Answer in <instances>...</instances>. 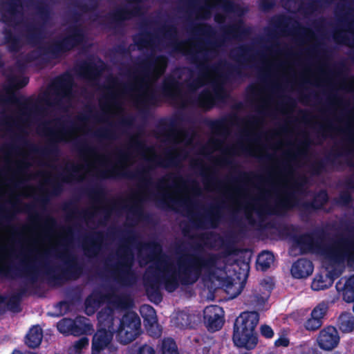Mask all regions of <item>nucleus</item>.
<instances>
[{"label": "nucleus", "instance_id": "obj_1", "mask_svg": "<svg viewBox=\"0 0 354 354\" xmlns=\"http://www.w3.org/2000/svg\"><path fill=\"white\" fill-rule=\"evenodd\" d=\"M252 32L250 27L244 25L242 20L223 28V35L215 41L207 40L204 43H198L194 49L183 50V42L174 41L172 43L173 51L183 53L187 59L196 66L199 71L201 77L188 82L187 87L190 91H195L203 85L202 77H205L209 72L218 73L223 69L226 74L223 77L226 79L230 77H241L243 75L241 68L227 62L221 61L216 64L209 65V60L218 53V49L224 45L225 41L231 39L241 40L248 37Z\"/></svg>", "mask_w": 354, "mask_h": 354}, {"label": "nucleus", "instance_id": "obj_2", "mask_svg": "<svg viewBox=\"0 0 354 354\" xmlns=\"http://www.w3.org/2000/svg\"><path fill=\"white\" fill-rule=\"evenodd\" d=\"M218 258L214 254L207 255L187 254L177 259L178 270H172L169 265L165 268L162 274L156 273L147 276L145 279L146 294L149 299L159 304L162 300L160 291L161 284L168 292H173L182 285L195 283L201 275L203 270L214 268Z\"/></svg>", "mask_w": 354, "mask_h": 354}, {"label": "nucleus", "instance_id": "obj_3", "mask_svg": "<svg viewBox=\"0 0 354 354\" xmlns=\"http://www.w3.org/2000/svg\"><path fill=\"white\" fill-rule=\"evenodd\" d=\"M306 183L307 178L305 176H300L295 180L292 186L285 192L284 196L279 199L274 206L268 204L259 205L257 203V199L254 200V208L258 216L262 217L266 215H277L298 206L300 207L302 212L307 214L322 209L329 201L328 192L325 189H321L315 194L310 201L299 204V199L297 194L303 192Z\"/></svg>", "mask_w": 354, "mask_h": 354}, {"label": "nucleus", "instance_id": "obj_4", "mask_svg": "<svg viewBox=\"0 0 354 354\" xmlns=\"http://www.w3.org/2000/svg\"><path fill=\"white\" fill-rule=\"evenodd\" d=\"M56 124V129L48 127L50 122H46L40 128L42 133L50 138L44 147H40L27 140L26 132L19 127L20 133L15 136V141L23 147L27 148L31 153L40 155L46 158H57L60 153L59 143L66 141L75 129V122L70 120L56 118L53 120Z\"/></svg>", "mask_w": 354, "mask_h": 354}, {"label": "nucleus", "instance_id": "obj_5", "mask_svg": "<svg viewBox=\"0 0 354 354\" xmlns=\"http://www.w3.org/2000/svg\"><path fill=\"white\" fill-rule=\"evenodd\" d=\"M85 40L86 35L82 28L77 26L71 27L68 34L62 39L50 45L38 46L35 50L19 59L17 64L20 68H24L28 64L39 60L43 64H48L52 59H58L62 54L70 52L83 44Z\"/></svg>", "mask_w": 354, "mask_h": 354}, {"label": "nucleus", "instance_id": "obj_6", "mask_svg": "<svg viewBox=\"0 0 354 354\" xmlns=\"http://www.w3.org/2000/svg\"><path fill=\"white\" fill-rule=\"evenodd\" d=\"M182 157L180 153H167L165 158H162L158 155L147 158V164L134 171L126 169V167L121 165L117 167H111L99 173V176L102 178H127L131 180H138L140 185L147 187L153 184L150 171L154 169L157 167H177L180 164Z\"/></svg>", "mask_w": 354, "mask_h": 354}, {"label": "nucleus", "instance_id": "obj_7", "mask_svg": "<svg viewBox=\"0 0 354 354\" xmlns=\"http://www.w3.org/2000/svg\"><path fill=\"white\" fill-rule=\"evenodd\" d=\"M168 59L163 55H150L141 61L133 73V82L123 85V93L143 92L148 88V80L153 76L158 77L166 70Z\"/></svg>", "mask_w": 354, "mask_h": 354}, {"label": "nucleus", "instance_id": "obj_8", "mask_svg": "<svg viewBox=\"0 0 354 354\" xmlns=\"http://www.w3.org/2000/svg\"><path fill=\"white\" fill-rule=\"evenodd\" d=\"M259 323V314L256 312H244L237 317L234 324L232 339L240 348L250 350L254 348L258 339L254 330Z\"/></svg>", "mask_w": 354, "mask_h": 354}, {"label": "nucleus", "instance_id": "obj_9", "mask_svg": "<svg viewBox=\"0 0 354 354\" xmlns=\"http://www.w3.org/2000/svg\"><path fill=\"white\" fill-rule=\"evenodd\" d=\"M178 183L185 186L189 185L191 190L196 194H199L201 189L196 180L193 179L185 180L178 174H169L158 180L156 187L161 192L156 195L157 205L162 209H173L174 206L181 205V201L175 199L171 194L165 192V188H177Z\"/></svg>", "mask_w": 354, "mask_h": 354}, {"label": "nucleus", "instance_id": "obj_10", "mask_svg": "<svg viewBox=\"0 0 354 354\" xmlns=\"http://www.w3.org/2000/svg\"><path fill=\"white\" fill-rule=\"evenodd\" d=\"M127 234L126 243L122 244L117 250L118 261L112 266L111 270V273L115 281L122 284L129 283L134 277L132 269L134 263V254L127 243L135 240V233L133 230H128Z\"/></svg>", "mask_w": 354, "mask_h": 354}, {"label": "nucleus", "instance_id": "obj_11", "mask_svg": "<svg viewBox=\"0 0 354 354\" xmlns=\"http://www.w3.org/2000/svg\"><path fill=\"white\" fill-rule=\"evenodd\" d=\"M8 86L6 88V95L2 96L1 100L6 103L21 106L24 109L28 110L35 115L44 116L46 115V109L38 105L30 98H26L23 95L17 96L14 90L25 87L29 82V78L26 76H10L8 78Z\"/></svg>", "mask_w": 354, "mask_h": 354}, {"label": "nucleus", "instance_id": "obj_12", "mask_svg": "<svg viewBox=\"0 0 354 354\" xmlns=\"http://www.w3.org/2000/svg\"><path fill=\"white\" fill-rule=\"evenodd\" d=\"M64 263L65 266L60 268L58 272L52 268H48L46 270V275L48 279L53 281L59 280H76L79 279L83 273V266L77 261L76 256L71 254L68 250L64 248L58 255Z\"/></svg>", "mask_w": 354, "mask_h": 354}, {"label": "nucleus", "instance_id": "obj_13", "mask_svg": "<svg viewBox=\"0 0 354 354\" xmlns=\"http://www.w3.org/2000/svg\"><path fill=\"white\" fill-rule=\"evenodd\" d=\"M142 333L141 321L135 312H127L120 319V324L116 330V339L123 345L135 340Z\"/></svg>", "mask_w": 354, "mask_h": 354}, {"label": "nucleus", "instance_id": "obj_14", "mask_svg": "<svg viewBox=\"0 0 354 354\" xmlns=\"http://www.w3.org/2000/svg\"><path fill=\"white\" fill-rule=\"evenodd\" d=\"M327 232L324 229H316L294 236V242L301 254L318 253L325 248Z\"/></svg>", "mask_w": 354, "mask_h": 354}, {"label": "nucleus", "instance_id": "obj_15", "mask_svg": "<svg viewBox=\"0 0 354 354\" xmlns=\"http://www.w3.org/2000/svg\"><path fill=\"white\" fill-rule=\"evenodd\" d=\"M187 205V214L193 227L198 229L216 228L221 218V204L212 205L206 215L194 213L190 207L192 205L191 200L183 201Z\"/></svg>", "mask_w": 354, "mask_h": 354}, {"label": "nucleus", "instance_id": "obj_16", "mask_svg": "<svg viewBox=\"0 0 354 354\" xmlns=\"http://www.w3.org/2000/svg\"><path fill=\"white\" fill-rule=\"evenodd\" d=\"M352 151L346 145H342L336 149L332 150L324 158L315 161L309 166V172L313 176H319L326 171L328 165L337 167L341 165L338 160L340 157H348Z\"/></svg>", "mask_w": 354, "mask_h": 354}, {"label": "nucleus", "instance_id": "obj_17", "mask_svg": "<svg viewBox=\"0 0 354 354\" xmlns=\"http://www.w3.org/2000/svg\"><path fill=\"white\" fill-rule=\"evenodd\" d=\"M226 97V93L223 86L221 84H216L212 91L208 89L203 90L198 96L191 100L189 102L205 111H210L217 102H223Z\"/></svg>", "mask_w": 354, "mask_h": 354}, {"label": "nucleus", "instance_id": "obj_18", "mask_svg": "<svg viewBox=\"0 0 354 354\" xmlns=\"http://www.w3.org/2000/svg\"><path fill=\"white\" fill-rule=\"evenodd\" d=\"M21 0H3L1 2V17L3 23L15 27L19 24V19L24 15Z\"/></svg>", "mask_w": 354, "mask_h": 354}, {"label": "nucleus", "instance_id": "obj_19", "mask_svg": "<svg viewBox=\"0 0 354 354\" xmlns=\"http://www.w3.org/2000/svg\"><path fill=\"white\" fill-rule=\"evenodd\" d=\"M330 258L337 263L354 262V237L341 236L335 242V247L330 252Z\"/></svg>", "mask_w": 354, "mask_h": 354}, {"label": "nucleus", "instance_id": "obj_20", "mask_svg": "<svg viewBox=\"0 0 354 354\" xmlns=\"http://www.w3.org/2000/svg\"><path fill=\"white\" fill-rule=\"evenodd\" d=\"M73 79L68 73H64L57 77L53 82V88L56 97L50 102L47 99L44 101L48 106L58 105L63 97L72 95Z\"/></svg>", "mask_w": 354, "mask_h": 354}, {"label": "nucleus", "instance_id": "obj_21", "mask_svg": "<svg viewBox=\"0 0 354 354\" xmlns=\"http://www.w3.org/2000/svg\"><path fill=\"white\" fill-rule=\"evenodd\" d=\"M106 234L102 231H93L86 235L83 240V250L88 257H94L100 251Z\"/></svg>", "mask_w": 354, "mask_h": 354}, {"label": "nucleus", "instance_id": "obj_22", "mask_svg": "<svg viewBox=\"0 0 354 354\" xmlns=\"http://www.w3.org/2000/svg\"><path fill=\"white\" fill-rule=\"evenodd\" d=\"M339 342V336L335 327L328 326L323 328L317 337L319 347L326 351L333 349Z\"/></svg>", "mask_w": 354, "mask_h": 354}, {"label": "nucleus", "instance_id": "obj_23", "mask_svg": "<svg viewBox=\"0 0 354 354\" xmlns=\"http://www.w3.org/2000/svg\"><path fill=\"white\" fill-rule=\"evenodd\" d=\"M222 308L216 305L207 306L203 311L205 323L208 330H219L223 325V317L221 315Z\"/></svg>", "mask_w": 354, "mask_h": 354}, {"label": "nucleus", "instance_id": "obj_24", "mask_svg": "<svg viewBox=\"0 0 354 354\" xmlns=\"http://www.w3.org/2000/svg\"><path fill=\"white\" fill-rule=\"evenodd\" d=\"M104 68V62L101 59H99L98 64L93 61L84 62L78 67V73L85 78L96 80L100 77Z\"/></svg>", "mask_w": 354, "mask_h": 354}, {"label": "nucleus", "instance_id": "obj_25", "mask_svg": "<svg viewBox=\"0 0 354 354\" xmlns=\"http://www.w3.org/2000/svg\"><path fill=\"white\" fill-rule=\"evenodd\" d=\"M183 83L174 76L169 75L165 77L162 83L161 91L162 94L172 100L181 97Z\"/></svg>", "mask_w": 354, "mask_h": 354}, {"label": "nucleus", "instance_id": "obj_26", "mask_svg": "<svg viewBox=\"0 0 354 354\" xmlns=\"http://www.w3.org/2000/svg\"><path fill=\"white\" fill-rule=\"evenodd\" d=\"M113 334L105 328H97L92 339V354H100L108 347L112 341Z\"/></svg>", "mask_w": 354, "mask_h": 354}, {"label": "nucleus", "instance_id": "obj_27", "mask_svg": "<svg viewBox=\"0 0 354 354\" xmlns=\"http://www.w3.org/2000/svg\"><path fill=\"white\" fill-rule=\"evenodd\" d=\"M313 262L306 258H300L293 263L290 269L291 274L296 279L306 278L313 272Z\"/></svg>", "mask_w": 354, "mask_h": 354}, {"label": "nucleus", "instance_id": "obj_28", "mask_svg": "<svg viewBox=\"0 0 354 354\" xmlns=\"http://www.w3.org/2000/svg\"><path fill=\"white\" fill-rule=\"evenodd\" d=\"M181 120L182 118L179 116H174L169 119H162L159 122L158 128L162 132V134L167 131L168 133L165 136L169 140H171L178 133V127Z\"/></svg>", "mask_w": 354, "mask_h": 354}, {"label": "nucleus", "instance_id": "obj_29", "mask_svg": "<svg viewBox=\"0 0 354 354\" xmlns=\"http://www.w3.org/2000/svg\"><path fill=\"white\" fill-rule=\"evenodd\" d=\"M24 251L25 250L23 248V250L19 253V254L24 257V259L21 261V268H15V270L23 272L28 277L30 282L32 284V286L34 288H37V286H35V283L37 280V274L31 263L29 255H26ZM32 253V250H28V254Z\"/></svg>", "mask_w": 354, "mask_h": 354}, {"label": "nucleus", "instance_id": "obj_30", "mask_svg": "<svg viewBox=\"0 0 354 354\" xmlns=\"http://www.w3.org/2000/svg\"><path fill=\"white\" fill-rule=\"evenodd\" d=\"M241 120H242L236 114H231L219 119L209 120L207 124L212 131L216 132H222L225 134L228 133V125Z\"/></svg>", "mask_w": 354, "mask_h": 354}, {"label": "nucleus", "instance_id": "obj_31", "mask_svg": "<svg viewBox=\"0 0 354 354\" xmlns=\"http://www.w3.org/2000/svg\"><path fill=\"white\" fill-rule=\"evenodd\" d=\"M158 99L154 91L143 93L135 100V106L140 110L141 113H149L150 106L156 105Z\"/></svg>", "mask_w": 354, "mask_h": 354}, {"label": "nucleus", "instance_id": "obj_32", "mask_svg": "<svg viewBox=\"0 0 354 354\" xmlns=\"http://www.w3.org/2000/svg\"><path fill=\"white\" fill-rule=\"evenodd\" d=\"M4 44L7 45L10 53H18L22 48L20 37L16 35L11 28L5 27L2 31Z\"/></svg>", "mask_w": 354, "mask_h": 354}, {"label": "nucleus", "instance_id": "obj_33", "mask_svg": "<svg viewBox=\"0 0 354 354\" xmlns=\"http://www.w3.org/2000/svg\"><path fill=\"white\" fill-rule=\"evenodd\" d=\"M337 277L338 274H335L333 271H329L325 276L317 274L312 282L311 288L316 291L327 289L332 286L335 278Z\"/></svg>", "mask_w": 354, "mask_h": 354}, {"label": "nucleus", "instance_id": "obj_34", "mask_svg": "<svg viewBox=\"0 0 354 354\" xmlns=\"http://www.w3.org/2000/svg\"><path fill=\"white\" fill-rule=\"evenodd\" d=\"M140 250L149 251V254L145 257L147 261L158 259L162 255V245L157 241H149L146 243H140Z\"/></svg>", "mask_w": 354, "mask_h": 354}, {"label": "nucleus", "instance_id": "obj_35", "mask_svg": "<svg viewBox=\"0 0 354 354\" xmlns=\"http://www.w3.org/2000/svg\"><path fill=\"white\" fill-rule=\"evenodd\" d=\"M336 288L342 291L343 299L346 302H354V274L348 277L344 284L339 280L336 283Z\"/></svg>", "mask_w": 354, "mask_h": 354}, {"label": "nucleus", "instance_id": "obj_36", "mask_svg": "<svg viewBox=\"0 0 354 354\" xmlns=\"http://www.w3.org/2000/svg\"><path fill=\"white\" fill-rule=\"evenodd\" d=\"M43 331L39 325H36L30 328L26 335V344L32 348L38 347L42 341Z\"/></svg>", "mask_w": 354, "mask_h": 354}, {"label": "nucleus", "instance_id": "obj_37", "mask_svg": "<svg viewBox=\"0 0 354 354\" xmlns=\"http://www.w3.org/2000/svg\"><path fill=\"white\" fill-rule=\"evenodd\" d=\"M337 129L332 124V122L329 120L326 121L325 124L319 125L317 129V137L322 138V139H326L328 137L329 133L335 132ZM338 131H342L343 133H349V137L348 138V141L354 145V137H353L351 134V131H348V129L341 130L338 129Z\"/></svg>", "mask_w": 354, "mask_h": 354}, {"label": "nucleus", "instance_id": "obj_38", "mask_svg": "<svg viewBox=\"0 0 354 354\" xmlns=\"http://www.w3.org/2000/svg\"><path fill=\"white\" fill-rule=\"evenodd\" d=\"M347 32L351 34V37L344 33V31H335L333 34V39L337 44L344 45H354V22L348 24Z\"/></svg>", "mask_w": 354, "mask_h": 354}, {"label": "nucleus", "instance_id": "obj_39", "mask_svg": "<svg viewBox=\"0 0 354 354\" xmlns=\"http://www.w3.org/2000/svg\"><path fill=\"white\" fill-rule=\"evenodd\" d=\"M337 326L342 333H350L354 329V316L348 312L340 314L337 319Z\"/></svg>", "mask_w": 354, "mask_h": 354}, {"label": "nucleus", "instance_id": "obj_40", "mask_svg": "<svg viewBox=\"0 0 354 354\" xmlns=\"http://www.w3.org/2000/svg\"><path fill=\"white\" fill-rule=\"evenodd\" d=\"M262 178L259 175H257L253 172H246L242 171H237L236 176H231L227 178L229 183H236L243 182H249L252 180L259 181L261 180Z\"/></svg>", "mask_w": 354, "mask_h": 354}, {"label": "nucleus", "instance_id": "obj_41", "mask_svg": "<svg viewBox=\"0 0 354 354\" xmlns=\"http://www.w3.org/2000/svg\"><path fill=\"white\" fill-rule=\"evenodd\" d=\"M273 262L274 255L269 251H263L257 259V264L262 271H266L270 268Z\"/></svg>", "mask_w": 354, "mask_h": 354}, {"label": "nucleus", "instance_id": "obj_42", "mask_svg": "<svg viewBox=\"0 0 354 354\" xmlns=\"http://www.w3.org/2000/svg\"><path fill=\"white\" fill-rule=\"evenodd\" d=\"M26 39L29 44L35 46L41 39L40 30L39 28L32 24L26 26Z\"/></svg>", "mask_w": 354, "mask_h": 354}, {"label": "nucleus", "instance_id": "obj_43", "mask_svg": "<svg viewBox=\"0 0 354 354\" xmlns=\"http://www.w3.org/2000/svg\"><path fill=\"white\" fill-rule=\"evenodd\" d=\"M80 167L79 166L71 163L67 165L65 168L66 172L64 174H61L58 175V178H59L63 183H69L72 180L76 178L77 174L79 173Z\"/></svg>", "mask_w": 354, "mask_h": 354}, {"label": "nucleus", "instance_id": "obj_44", "mask_svg": "<svg viewBox=\"0 0 354 354\" xmlns=\"http://www.w3.org/2000/svg\"><path fill=\"white\" fill-rule=\"evenodd\" d=\"M73 145L80 155H91L95 152V148L88 145L85 140L75 139Z\"/></svg>", "mask_w": 354, "mask_h": 354}, {"label": "nucleus", "instance_id": "obj_45", "mask_svg": "<svg viewBox=\"0 0 354 354\" xmlns=\"http://www.w3.org/2000/svg\"><path fill=\"white\" fill-rule=\"evenodd\" d=\"M85 193L90 197L97 201L105 200V192L100 185H95L93 187L85 189Z\"/></svg>", "mask_w": 354, "mask_h": 354}, {"label": "nucleus", "instance_id": "obj_46", "mask_svg": "<svg viewBox=\"0 0 354 354\" xmlns=\"http://www.w3.org/2000/svg\"><path fill=\"white\" fill-rule=\"evenodd\" d=\"M194 167L201 170V174L204 178L205 183L212 186L221 185V181L218 180L214 176H206L205 171L207 169L201 162H196Z\"/></svg>", "mask_w": 354, "mask_h": 354}, {"label": "nucleus", "instance_id": "obj_47", "mask_svg": "<svg viewBox=\"0 0 354 354\" xmlns=\"http://www.w3.org/2000/svg\"><path fill=\"white\" fill-rule=\"evenodd\" d=\"M161 348L162 354H179L176 342L171 337L162 340Z\"/></svg>", "mask_w": 354, "mask_h": 354}, {"label": "nucleus", "instance_id": "obj_48", "mask_svg": "<svg viewBox=\"0 0 354 354\" xmlns=\"http://www.w3.org/2000/svg\"><path fill=\"white\" fill-rule=\"evenodd\" d=\"M193 31L196 35H203L208 37H212L216 32L214 28L209 24H201L194 28Z\"/></svg>", "mask_w": 354, "mask_h": 354}, {"label": "nucleus", "instance_id": "obj_49", "mask_svg": "<svg viewBox=\"0 0 354 354\" xmlns=\"http://www.w3.org/2000/svg\"><path fill=\"white\" fill-rule=\"evenodd\" d=\"M63 209L66 212H70L73 214H79L80 215L88 219H90L93 216V214L87 210L79 212L77 209L76 205L72 201L65 203L63 207Z\"/></svg>", "mask_w": 354, "mask_h": 354}, {"label": "nucleus", "instance_id": "obj_50", "mask_svg": "<svg viewBox=\"0 0 354 354\" xmlns=\"http://www.w3.org/2000/svg\"><path fill=\"white\" fill-rule=\"evenodd\" d=\"M152 34L150 32H145L139 37H133L134 43L138 46L139 49L148 46L151 40Z\"/></svg>", "mask_w": 354, "mask_h": 354}, {"label": "nucleus", "instance_id": "obj_51", "mask_svg": "<svg viewBox=\"0 0 354 354\" xmlns=\"http://www.w3.org/2000/svg\"><path fill=\"white\" fill-rule=\"evenodd\" d=\"M353 201V198L351 194L347 190L342 191L338 198L335 200L336 203L342 207H348Z\"/></svg>", "mask_w": 354, "mask_h": 354}, {"label": "nucleus", "instance_id": "obj_52", "mask_svg": "<svg viewBox=\"0 0 354 354\" xmlns=\"http://www.w3.org/2000/svg\"><path fill=\"white\" fill-rule=\"evenodd\" d=\"M312 144V140L309 138L307 135L304 136V140L300 142V145L301 148L298 149L297 152L295 154H292L290 153L286 154L287 156L293 160L296 156H301L305 153V149H308L310 145Z\"/></svg>", "mask_w": 354, "mask_h": 354}, {"label": "nucleus", "instance_id": "obj_53", "mask_svg": "<svg viewBox=\"0 0 354 354\" xmlns=\"http://www.w3.org/2000/svg\"><path fill=\"white\" fill-rule=\"evenodd\" d=\"M21 301L20 299L12 294L7 301L5 300L4 303H6L8 310L14 313H19L21 310L20 307Z\"/></svg>", "mask_w": 354, "mask_h": 354}, {"label": "nucleus", "instance_id": "obj_54", "mask_svg": "<svg viewBox=\"0 0 354 354\" xmlns=\"http://www.w3.org/2000/svg\"><path fill=\"white\" fill-rule=\"evenodd\" d=\"M129 212L138 220L146 221L149 217V214L144 212L142 207L138 203L129 208Z\"/></svg>", "mask_w": 354, "mask_h": 354}, {"label": "nucleus", "instance_id": "obj_55", "mask_svg": "<svg viewBox=\"0 0 354 354\" xmlns=\"http://www.w3.org/2000/svg\"><path fill=\"white\" fill-rule=\"evenodd\" d=\"M37 13L44 21L50 18V10L48 5L44 2H39L35 6Z\"/></svg>", "mask_w": 354, "mask_h": 354}, {"label": "nucleus", "instance_id": "obj_56", "mask_svg": "<svg viewBox=\"0 0 354 354\" xmlns=\"http://www.w3.org/2000/svg\"><path fill=\"white\" fill-rule=\"evenodd\" d=\"M252 48L250 46H240L237 50V53L236 55H233V58L237 60H240L241 59H244L245 61L248 62H253L254 57L252 56H250L248 58H246V55L249 54V53L251 51Z\"/></svg>", "mask_w": 354, "mask_h": 354}, {"label": "nucleus", "instance_id": "obj_57", "mask_svg": "<svg viewBox=\"0 0 354 354\" xmlns=\"http://www.w3.org/2000/svg\"><path fill=\"white\" fill-rule=\"evenodd\" d=\"M74 321L71 319H62L57 323V329L62 333L71 334Z\"/></svg>", "mask_w": 354, "mask_h": 354}, {"label": "nucleus", "instance_id": "obj_58", "mask_svg": "<svg viewBox=\"0 0 354 354\" xmlns=\"http://www.w3.org/2000/svg\"><path fill=\"white\" fill-rule=\"evenodd\" d=\"M328 307L324 304H318L311 312V317L318 319L319 321H322L324 316L327 312Z\"/></svg>", "mask_w": 354, "mask_h": 354}, {"label": "nucleus", "instance_id": "obj_59", "mask_svg": "<svg viewBox=\"0 0 354 354\" xmlns=\"http://www.w3.org/2000/svg\"><path fill=\"white\" fill-rule=\"evenodd\" d=\"M342 9L347 10L348 12L342 15V17L339 19V21L346 22L347 21L348 17L351 15L350 11L353 10L354 0H342Z\"/></svg>", "mask_w": 354, "mask_h": 354}, {"label": "nucleus", "instance_id": "obj_60", "mask_svg": "<svg viewBox=\"0 0 354 354\" xmlns=\"http://www.w3.org/2000/svg\"><path fill=\"white\" fill-rule=\"evenodd\" d=\"M94 136L102 139L115 138V132L113 129H102L94 133Z\"/></svg>", "mask_w": 354, "mask_h": 354}, {"label": "nucleus", "instance_id": "obj_61", "mask_svg": "<svg viewBox=\"0 0 354 354\" xmlns=\"http://www.w3.org/2000/svg\"><path fill=\"white\" fill-rule=\"evenodd\" d=\"M130 147L133 148L138 151H146L152 150V149L147 147L143 141L140 140L137 136L132 138Z\"/></svg>", "mask_w": 354, "mask_h": 354}, {"label": "nucleus", "instance_id": "obj_62", "mask_svg": "<svg viewBox=\"0 0 354 354\" xmlns=\"http://www.w3.org/2000/svg\"><path fill=\"white\" fill-rule=\"evenodd\" d=\"M149 327L147 328V332L149 333L151 336L153 337H159L161 335V330L158 328V324L156 319V317H151V319H149Z\"/></svg>", "mask_w": 354, "mask_h": 354}, {"label": "nucleus", "instance_id": "obj_63", "mask_svg": "<svg viewBox=\"0 0 354 354\" xmlns=\"http://www.w3.org/2000/svg\"><path fill=\"white\" fill-rule=\"evenodd\" d=\"M160 32L164 34L165 37L169 39H174L177 35V28L174 25H166L161 28Z\"/></svg>", "mask_w": 354, "mask_h": 354}, {"label": "nucleus", "instance_id": "obj_64", "mask_svg": "<svg viewBox=\"0 0 354 354\" xmlns=\"http://www.w3.org/2000/svg\"><path fill=\"white\" fill-rule=\"evenodd\" d=\"M276 6L275 0H260L259 8L263 12H268L272 10Z\"/></svg>", "mask_w": 354, "mask_h": 354}]
</instances>
